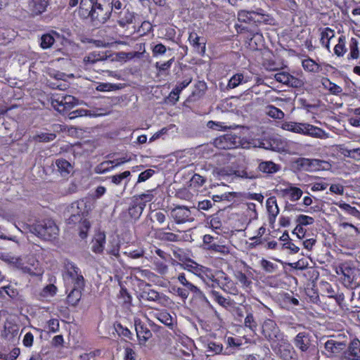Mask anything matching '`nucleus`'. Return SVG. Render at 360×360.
I'll use <instances>...</instances> for the list:
<instances>
[{
    "instance_id": "f257e3e1",
    "label": "nucleus",
    "mask_w": 360,
    "mask_h": 360,
    "mask_svg": "<svg viewBox=\"0 0 360 360\" xmlns=\"http://www.w3.org/2000/svg\"><path fill=\"white\" fill-rule=\"evenodd\" d=\"M58 228L53 221L44 219L32 225L30 231L45 240L55 239L58 235Z\"/></svg>"
},
{
    "instance_id": "f03ea898",
    "label": "nucleus",
    "mask_w": 360,
    "mask_h": 360,
    "mask_svg": "<svg viewBox=\"0 0 360 360\" xmlns=\"http://www.w3.org/2000/svg\"><path fill=\"white\" fill-rule=\"evenodd\" d=\"M273 351L283 360H295L296 354L292 345L284 335L271 344Z\"/></svg>"
},
{
    "instance_id": "7ed1b4c3",
    "label": "nucleus",
    "mask_w": 360,
    "mask_h": 360,
    "mask_svg": "<svg viewBox=\"0 0 360 360\" xmlns=\"http://www.w3.org/2000/svg\"><path fill=\"white\" fill-rule=\"evenodd\" d=\"M261 328L262 334L271 344L284 335L276 322L270 318H266L261 323Z\"/></svg>"
},
{
    "instance_id": "20e7f679",
    "label": "nucleus",
    "mask_w": 360,
    "mask_h": 360,
    "mask_svg": "<svg viewBox=\"0 0 360 360\" xmlns=\"http://www.w3.org/2000/svg\"><path fill=\"white\" fill-rule=\"evenodd\" d=\"M343 285L348 289H356L360 287V270L350 264L349 266L342 268Z\"/></svg>"
},
{
    "instance_id": "39448f33",
    "label": "nucleus",
    "mask_w": 360,
    "mask_h": 360,
    "mask_svg": "<svg viewBox=\"0 0 360 360\" xmlns=\"http://www.w3.org/2000/svg\"><path fill=\"white\" fill-rule=\"evenodd\" d=\"M110 8V1L95 2L93 11L90 15L91 20L95 22L96 25L105 23L111 15Z\"/></svg>"
},
{
    "instance_id": "423d86ee",
    "label": "nucleus",
    "mask_w": 360,
    "mask_h": 360,
    "mask_svg": "<svg viewBox=\"0 0 360 360\" xmlns=\"http://www.w3.org/2000/svg\"><path fill=\"white\" fill-rule=\"evenodd\" d=\"M347 347V344L344 341H339L334 338H330L324 342L325 355L328 357L337 356L344 351Z\"/></svg>"
},
{
    "instance_id": "0eeeda50",
    "label": "nucleus",
    "mask_w": 360,
    "mask_h": 360,
    "mask_svg": "<svg viewBox=\"0 0 360 360\" xmlns=\"http://www.w3.org/2000/svg\"><path fill=\"white\" fill-rule=\"evenodd\" d=\"M171 216L178 224L193 221V218L191 217V210L185 206H176L173 208L171 211Z\"/></svg>"
},
{
    "instance_id": "6e6552de",
    "label": "nucleus",
    "mask_w": 360,
    "mask_h": 360,
    "mask_svg": "<svg viewBox=\"0 0 360 360\" xmlns=\"http://www.w3.org/2000/svg\"><path fill=\"white\" fill-rule=\"evenodd\" d=\"M238 137L235 134H227L221 136L214 140V145L220 149H231L236 148L238 146Z\"/></svg>"
},
{
    "instance_id": "1a4fd4ad",
    "label": "nucleus",
    "mask_w": 360,
    "mask_h": 360,
    "mask_svg": "<svg viewBox=\"0 0 360 360\" xmlns=\"http://www.w3.org/2000/svg\"><path fill=\"white\" fill-rule=\"evenodd\" d=\"M274 78L277 82L294 88H299L304 85V82L302 79L296 78L286 72L276 73Z\"/></svg>"
},
{
    "instance_id": "9d476101",
    "label": "nucleus",
    "mask_w": 360,
    "mask_h": 360,
    "mask_svg": "<svg viewBox=\"0 0 360 360\" xmlns=\"http://www.w3.org/2000/svg\"><path fill=\"white\" fill-rule=\"evenodd\" d=\"M179 283L183 285V288L188 292H193L196 297L202 299L207 303H209L207 297L204 293L195 285L191 283L186 278L184 273L179 274L177 277Z\"/></svg>"
},
{
    "instance_id": "9b49d317",
    "label": "nucleus",
    "mask_w": 360,
    "mask_h": 360,
    "mask_svg": "<svg viewBox=\"0 0 360 360\" xmlns=\"http://www.w3.org/2000/svg\"><path fill=\"white\" fill-rule=\"evenodd\" d=\"M142 207H138L133 201L127 211L122 212L120 218L124 221H129L130 220H138L143 213L141 210Z\"/></svg>"
},
{
    "instance_id": "f8f14e48",
    "label": "nucleus",
    "mask_w": 360,
    "mask_h": 360,
    "mask_svg": "<svg viewBox=\"0 0 360 360\" xmlns=\"http://www.w3.org/2000/svg\"><path fill=\"white\" fill-rule=\"evenodd\" d=\"M88 212L89 208L87 207L86 202L84 200H79L72 202L66 210V214H74L81 216L82 218Z\"/></svg>"
},
{
    "instance_id": "ddd939ff",
    "label": "nucleus",
    "mask_w": 360,
    "mask_h": 360,
    "mask_svg": "<svg viewBox=\"0 0 360 360\" xmlns=\"http://www.w3.org/2000/svg\"><path fill=\"white\" fill-rule=\"evenodd\" d=\"M117 18L118 25L122 27H125L127 25L133 23L134 19V13L129 10V8H124L122 11L117 12L115 15Z\"/></svg>"
},
{
    "instance_id": "4468645a",
    "label": "nucleus",
    "mask_w": 360,
    "mask_h": 360,
    "mask_svg": "<svg viewBox=\"0 0 360 360\" xmlns=\"http://www.w3.org/2000/svg\"><path fill=\"white\" fill-rule=\"evenodd\" d=\"M49 0H29L28 9L34 15H38L46 11Z\"/></svg>"
},
{
    "instance_id": "2eb2a0df",
    "label": "nucleus",
    "mask_w": 360,
    "mask_h": 360,
    "mask_svg": "<svg viewBox=\"0 0 360 360\" xmlns=\"http://www.w3.org/2000/svg\"><path fill=\"white\" fill-rule=\"evenodd\" d=\"M302 127H304L303 135L319 139H326L328 137L326 131L318 127L308 123H304Z\"/></svg>"
},
{
    "instance_id": "dca6fc26",
    "label": "nucleus",
    "mask_w": 360,
    "mask_h": 360,
    "mask_svg": "<svg viewBox=\"0 0 360 360\" xmlns=\"http://www.w3.org/2000/svg\"><path fill=\"white\" fill-rule=\"evenodd\" d=\"M236 174V171L228 167L217 168L214 170L215 176L219 180L221 181V184L223 185H225V182L224 181L231 182L236 179V176H234V174Z\"/></svg>"
},
{
    "instance_id": "f3484780",
    "label": "nucleus",
    "mask_w": 360,
    "mask_h": 360,
    "mask_svg": "<svg viewBox=\"0 0 360 360\" xmlns=\"http://www.w3.org/2000/svg\"><path fill=\"white\" fill-rule=\"evenodd\" d=\"M321 160L317 159H308V158H298L295 163L299 169L304 170V171H310L313 168L320 167Z\"/></svg>"
},
{
    "instance_id": "a211bd4d",
    "label": "nucleus",
    "mask_w": 360,
    "mask_h": 360,
    "mask_svg": "<svg viewBox=\"0 0 360 360\" xmlns=\"http://www.w3.org/2000/svg\"><path fill=\"white\" fill-rule=\"evenodd\" d=\"M294 344L302 352H307L310 346L309 333L306 332L299 333L294 338Z\"/></svg>"
},
{
    "instance_id": "6ab92c4d",
    "label": "nucleus",
    "mask_w": 360,
    "mask_h": 360,
    "mask_svg": "<svg viewBox=\"0 0 360 360\" xmlns=\"http://www.w3.org/2000/svg\"><path fill=\"white\" fill-rule=\"evenodd\" d=\"M155 237L164 242H177L180 240L179 235L172 232L165 231L164 229H158L155 232Z\"/></svg>"
},
{
    "instance_id": "aec40b11",
    "label": "nucleus",
    "mask_w": 360,
    "mask_h": 360,
    "mask_svg": "<svg viewBox=\"0 0 360 360\" xmlns=\"http://www.w3.org/2000/svg\"><path fill=\"white\" fill-rule=\"evenodd\" d=\"M105 235L104 233H97L92 240L91 250L95 253H101L104 250Z\"/></svg>"
},
{
    "instance_id": "412c9836",
    "label": "nucleus",
    "mask_w": 360,
    "mask_h": 360,
    "mask_svg": "<svg viewBox=\"0 0 360 360\" xmlns=\"http://www.w3.org/2000/svg\"><path fill=\"white\" fill-rule=\"evenodd\" d=\"M192 81V79L191 77H188L185 79L182 82L179 84L174 89H173L169 95V99L170 101H172L174 103H175L176 101H179V94L181 91L186 88Z\"/></svg>"
},
{
    "instance_id": "4be33fe9",
    "label": "nucleus",
    "mask_w": 360,
    "mask_h": 360,
    "mask_svg": "<svg viewBox=\"0 0 360 360\" xmlns=\"http://www.w3.org/2000/svg\"><path fill=\"white\" fill-rule=\"evenodd\" d=\"M58 171L62 176H68L73 169L72 165L66 160L60 158L56 160Z\"/></svg>"
},
{
    "instance_id": "5701e85b",
    "label": "nucleus",
    "mask_w": 360,
    "mask_h": 360,
    "mask_svg": "<svg viewBox=\"0 0 360 360\" xmlns=\"http://www.w3.org/2000/svg\"><path fill=\"white\" fill-rule=\"evenodd\" d=\"M95 2L92 0H81L79 6V15L84 18L90 17Z\"/></svg>"
},
{
    "instance_id": "b1692460",
    "label": "nucleus",
    "mask_w": 360,
    "mask_h": 360,
    "mask_svg": "<svg viewBox=\"0 0 360 360\" xmlns=\"http://www.w3.org/2000/svg\"><path fill=\"white\" fill-rule=\"evenodd\" d=\"M258 169L263 173L271 174L277 172L280 166L272 161H262L258 165Z\"/></svg>"
},
{
    "instance_id": "393cba45",
    "label": "nucleus",
    "mask_w": 360,
    "mask_h": 360,
    "mask_svg": "<svg viewBox=\"0 0 360 360\" xmlns=\"http://www.w3.org/2000/svg\"><path fill=\"white\" fill-rule=\"evenodd\" d=\"M18 332L19 328L18 325L9 323L5 326L1 336L8 340H12L18 336Z\"/></svg>"
},
{
    "instance_id": "a878e982",
    "label": "nucleus",
    "mask_w": 360,
    "mask_h": 360,
    "mask_svg": "<svg viewBox=\"0 0 360 360\" xmlns=\"http://www.w3.org/2000/svg\"><path fill=\"white\" fill-rule=\"evenodd\" d=\"M136 332L140 341L146 342L152 336L151 331L141 323H136Z\"/></svg>"
},
{
    "instance_id": "bb28decb",
    "label": "nucleus",
    "mask_w": 360,
    "mask_h": 360,
    "mask_svg": "<svg viewBox=\"0 0 360 360\" xmlns=\"http://www.w3.org/2000/svg\"><path fill=\"white\" fill-rule=\"evenodd\" d=\"M200 37L195 32H191L189 34L188 40L193 45L194 49L201 54H203L205 51V43L200 41Z\"/></svg>"
},
{
    "instance_id": "cd10ccee",
    "label": "nucleus",
    "mask_w": 360,
    "mask_h": 360,
    "mask_svg": "<svg viewBox=\"0 0 360 360\" xmlns=\"http://www.w3.org/2000/svg\"><path fill=\"white\" fill-rule=\"evenodd\" d=\"M238 21L245 23H253L255 25L256 17L254 16L253 11L240 10L237 13Z\"/></svg>"
},
{
    "instance_id": "c85d7f7f",
    "label": "nucleus",
    "mask_w": 360,
    "mask_h": 360,
    "mask_svg": "<svg viewBox=\"0 0 360 360\" xmlns=\"http://www.w3.org/2000/svg\"><path fill=\"white\" fill-rule=\"evenodd\" d=\"M304 123L294 122H286L282 124V129L286 131H292L303 134Z\"/></svg>"
},
{
    "instance_id": "c756f323",
    "label": "nucleus",
    "mask_w": 360,
    "mask_h": 360,
    "mask_svg": "<svg viewBox=\"0 0 360 360\" xmlns=\"http://www.w3.org/2000/svg\"><path fill=\"white\" fill-rule=\"evenodd\" d=\"M334 30L329 27L325 28L321 34V42L328 50L330 49V40L334 37Z\"/></svg>"
},
{
    "instance_id": "7c9ffc66",
    "label": "nucleus",
    "mask_w": 360,
    "mask_h": 360,
    "mask_svg": "<svg viewBox=\"0 0 360 360\" xmlns=\"http://www.w3.org/2000/svg\"><path fill=\"white\" fill-rule=\"evenodd\" d=\"M82 297V290L79 288H72L67 297V302L72 306H76Z\"/></svg>"
},
{
    "instance_id": "2f4dec72",
    "label": "nucleus",
    "mask_w": 360,
    "mask_h": 360,
    "mask_svg": "<svg viewBox=\"0 0 360 360\" xmlns=\"http://www.w3.org/2000/svg\"><path fill=\"white\" fill-rule=\"evenodd\" d=\"M155 316L162 323L169 327L171 329L173 328V319L167 311H162L158 312L156 314Z\"/></svg>"
},
{
    "instance_id": "473e14b6",
    "label": "nucleus",
    "mask_w": 360,
    "mask_h": 360,
    "mask_svg": "<svg viewBox=\"0 0 360 360\" xmlns=\"http://www.w3.org/2000/svg\"><path fill=\"white\" fill-rule=\"evenodd\" d=\"M266 209L270 216L275 218L278 212L279 209L276 203V200L274 197H271L266 200Z\"/></svg>"
},
{
    "instance_id": "72a5a7b5",
    "label": "nucleus",
    "mask_w": 360,
    "mask_h": 360,
    "mask_svg": "<svg viewBox=\"0 0 360 360\" xmlns=\"http://www.w3.org/2000/svg\"><path fill=\"white\" fill-rule=\"evenodd\" d=\"M63 102V108L65 111L71 110L78 103V100L72 96L66 95L61 96V101Z\"/></svg>"
},
{
    "instance_id": "f704fd0d",
    "label": "nucleus",
    "mask_w": 360,
    "mask_h": 360,
    "mask_svg": "<svg viewBox=\"0 0 360 360\" xmlns=\"http://www.w3.org/2000/svg\"><path fill=\"white\" fill-rule=\"evenodd\" d=\"M106 56L103 53L92 52L84 58V63L85 65L94 64L100 60H103Z\"/></svg>"
},
{
    "instance_id": "c9c22d12",
    "label": "nucleus",
    "mask_w": 360,
    "mask_h": 360,
    "mask_svg": "<svg viewBox=\"0 0 360 360\" xmlns=\"http://www.w3.org/2000/svg\"><path fill=\"white\" fill-rule=\"evenodd\" d=\"M285 194L290 195V199L291 201L298 200L302 195V191L297 187L290 186L288 188L283 190Z\"/></svg>"
},
{
    "instance_id": "e433bc0d",
    "label": "nucleus",
    "mask_w": 360,
    "mask_h": 360,
    "mask_svg": "<svg viewBox=\"0 0 360 360\" xmlns=\"http://www.w3.org/2000/svg\"><path fill=\"white\" fill-rule=\"evenodd\" d=\"M336 205H338L340 208L345 210L347 213L349 214L360 219V211L358 210L356 207H352L350 205L345 203V202H337L335 203Z\"/></svg>"
},
{
    "instance_id": "4c0bfd02",
    "label": "nucleus",
    "mask_w": 360,
    "mask_h": 360,
    "mask_svg": "<svg viewBox=\"0 0 360 360\" xmlns=\"http://www.w3.org/2000/svg\"><path fill=\"white\" fill-rule=\"evenodd\" d=\"M322 84L324 88L328 89L332 94L338 95L342 91L341 86L333 83L328 79H324Z\"/></svg>"
},
{
    "instance_id": "58836bf2",
    "label": "nucleus",
    "mask_w": 360,
    "mask_h": 360,
    "mask_svg": "<svg viewBox=\"0 0 360 360\" xmlns=\"http://www.w3.org/2000/svg\"><path fill=\"white\" fill-rule=\"evenodd\" d=\"M347 49L345 48V37L341 36L338 39V43L335 45L334 48V52L335 55L338 56H342L346 52Z\"/></svg>"
},
{
    "instance_id": "ea45409f",
    "label": "nucleus",
    "mask_w": 360,
    "mask_h": 360,
    "mask_svg": "<svg viewBox=\"0 0 360 360\" xmlns=\"http://www.w3.org/2000/svg\"><path fill=\"white\" fill-rule=\"evenodd\" d=\"M267 108V115L269 116H270L272 118H274V119H278V120H281L284 117V112L278 109V108H276L275 106L274 105H269L266 107Z\"/></svg>"
},
{
    "instance_id": "a19ab883",
    "label": "nucleus",
    "mask_w": 360,
    "mask_h": 360,
    "mask_svg": "<svg viewBox=\"0 0 360 360\" xmlns=\"http://www.w3.org/2000/svg\"><path fill=\"white\" fill-rule=\"evenodd\" d=\"M110 11L111 12V14L112 13L114 15L117 14V12H119V11L128 8L127 4H124L120 0L110 1Z\"/></svg>"
},
{
    "instance_id": "79ce46f5",
    "label": "nucleus",
    "mask_w": 360,
    "mask_h": 360,
    "mask_svg": "<svg viewBox=\"0 0 360 360\" xmlns=\"http://www.w3.org/2000/svg\"><path fill=\"white\" fill-rule=\"evenodd\" d=\"M223 346L221 344L217 343L214 342H210L207 344V352L209 353L207 355H214L221 352Z\"/></svg>"
},
{
    "instance_id": "37998d69",
    "label": "nucleus",
    "mask_w": 360,
    "mask_h": 360,
    "mask_svg": "<svg viewBox=\"0 0 360 360\" xmlns=\"http://www.w3.org/2000/svg\"><path fill=\"white\" fill-rule=\"evenodd\" d=\"M55 39L51 34H43L41 38V47L44 49L50 48L54 43Z\"/></svg>"
},
{
    "instance_id": "c03bdc74",
    "label": "nucleus",
    "mask_w": 360,
    "mask_h": 360,
    "mask_svg": "<svg viewBox=\"0 0 360 360\" xmlns=\"http://www.w3.org/2000/svg\"><path fill=\"white\" fill-rule=\"evenodd\" d=\"M349 48H350V53H349V56L348 57V58L349 59H350V58L357 59L359 56V48H358V41L356 39L352 38V40H351V42L349 44Z\"/></svg>"
},
{
    "instance_id": "a18cd8bd",
    "label": "nucleus",
    "mask_w": 360,
    "mask_h": 360,
    "mask_svg": "<svg viewBox=\"0 0 360 360\" xmlns=\"http://www.w3.org/2000/svg\"><path fill=\"white\" fill-rule=\"evenodd\" d=\"M207 248L211 251L219 252L223 255H226L230 252L229 248L227 246L223 245L213 243L210 245Z\"/></svg>"
},
{
    "instance_id": "49530a36",
    "label": "nucleus",
    "mask_w": 360,
    "mask_h": 360,
    "mask_svg": "<svg viewBox=\"0 0 360 360\" xmlns=\"http://www.w3.org/2000/svg\"><path fill=\"white\" fill-rule=\"evenodd\" d=\"M244 324L245 327L250 328L253 332H255L257 330V324L252 313H249L247 314L245 319Z\"/></svg>"
},
{
    "instance_id": "de8ad7c7",
    "label": "nucleus",
    "mask_w": 360,
    "mask_h": 360,
    "mask_svg": "<svg viewBox=\"0 0 360 360\" xmlns=\"http://www.w3.org/2000/svg\"><path fill=\"white\" fill-rule=\"evenodd\" d=\"M243 75L242 74H236L233 75L227 84L228 89H233L237 87L243 81Z\"/></svg>"
},
{
    "instance_id": "09e8293b",
    "label": "nucleus",
    "mask_w": 360,
    "mask_h": 360,
    "mask_svg": "<svg viewBox=\"0 0 360 360\" xmlns=\"http://www.w3.org/2000/svg\"><path fill=\"white\" fill-rule=\"evenodd\" d=\"M235 276L238 281H239L243 285V286L248 288L251 285L252 281L248 279L247 276L242 271H236Z\"/></svg>"
},
{
    "instance_id": "8fccbe9b",
    "label": "nucleus",
    "mask_w": 360,
    "mask_h": 360,
    "mask_svg": "<svg viewBox=\"0 0 360 360\" xmlns=\"http://www.w3.org/2000/svg\"><path fill=\"white\" fill-rule=\"evenodd\" d=\"M142 297L148 301H158L160 298L159 293L154 290L143 291L142 294Z\"/></svg>"
},
{
    "instance_id": "3c124183",
    "label": "nucleus",
    "mask_w": 360,
    "mask_h": 360,
    "mask_svg": "<svg viewBox=\"0 0 360 360\" xmlns=\"http://www.w3.org/2000/svg\"><path fill=\"white\" fill-rule=\"evenodd\" d=\"M131 175L129 171H125L121 174L113 175L111 176V181L115 185H120L122 181Z\"/></svg>"
},
{
    "instance_id": "603ef678",
    "label": "nucleus",
    "mask_w": 360,
    "mask_h": 360,
    "mask_svg": "<svg viewBox=\"0 0 360 360\" xmlns=\"http://www.w3.org/2000/svg\"><path fill=\"white\" fill-rule=\"evenodd\" d=\"M265 25H273L274 24V18L268 14H264L259 18L255 19V25H258L260 24Z\"/></svg>"
},
{
    "instance_id": "864d4df0",
    "label": "nucleus",
    "mask_w": 360,
    "mask_h": 360,
    "mask_svg": "<svg viewBox=\"0 0 360 360\" xmlns=\"http://www.w3.org/2000/svg\"><path fill=\"white\" fill-rule=\"evenodd\" d=\"M302 66L304 70L310 72H316L319 69L318 64L311 59L303 60Z\"/></svg>"
},
{
    "instance_id": "5fc2aeb1",
    "label": "nucleus",
    "mask_w": 360,
    "mask_h": 360,
    "mask_svg": "<svg viewBox=\"0 0 360 360\" xmlns=\"http://www.w3.org/2000/svg\"><path fill=\"white\" fill-rule=\"evenodd\" d=\"M118 89L119 88L117 84L110 83H101L96 88L98 91H110Z\"/></svg>"
},
{
    "instance_id": "6e6d98bb",
    "label": "nucleus",
    "mask_w": 360,
    "mask_h": 360,
    "mask_svg": "<svg viewBox=\"0 0 360 360\" xmlns=\"http://www.w3.org/2000/svg\"><path fill=\"white\" fill-rule=\"evenodd\" d=\"M296 222L300 225L307 226L312 224L314 222V219L311 217L300 214L297 217Z\"/></svg>"
},
{
    "instance_id": "4d7b16f0",
    "label": "nucleus",
    "mask_w": 360,
    "mask_h": 360,
    "mask_svg": "<svg viewBox=\"0 0 360 360\" xmlns=\"http://www.w3.org/2000/svg\"><path fill=\"white\" fill-rule=\"evenodd\" d=\"M174 57H172L169 60H167V62L164 63H162L160 64L159 62H157L155 65V68L157 70H158L159 72H163V71H165V70H167L170 68L171 65H172V63H174Z\"/></svg>"
},
{
    "instance_id": "13d9d810",
    "label": "nucleus",
    "mask_w": 360,
    "mask_h": 360,
    "mask_svg": "<svg viewBox=\"0 0 360 360\" xmlns=\"http://www.w3.org/2000/svg\"><path fill=\"white\" fill-rule=\"evenodd\" d=\"M65 269L71 278H75V275H78L79 269L73 263L68 262L65 264Z\"/></svg>"
},
{
    "instance_id": "bf43d9fd",
    "label": "nucleus",
    "mask_w": 360,
    "mask_h": 360,
    "mask_svg": "<svg viewBox=\"0 0 360 360\" xmlns=\"http://www.w3.org/2000/svg\"><path fill=\"white\" fill-rule=\"evenodd\" d=\"M166 46L161 43L155 45L152 48V53L153 57H157L160 55H163L166 53Z\"/></svg>"
},
{
    "instance_id": "052dcab7",
    "label": "nucleus",
    "mask_w": 360,
    "mask_h": 360,
    "mask_svg": "<svg viewBox=\"0 0 360 360\" xmlns=\"http://www.w3.org/2000/svg\"><path fill=\"white\" fill-rule=\"evenodd\" d=\"M72 278L74 280L73 288H79L82 290L84 286V278L83 276L81 275L80 272L78 275H75V278Z\"/></svg>"
},
{
    "instance_id": "680f3d73",
    "label": "nucleus",
    "mask_w": 360,
    "mask_h": 360,
    "mask_svg": "<svg viewBox=\"0 0 360 360\" xmlns=\"http://www.w3.org/2000/svg\"><path fill=\"white\" fill-rule=\"evenodd\" d=\"M61 96H58L56 98H54L52 99L51 104L52 106L58 112H64L65 109H63V102L61 101Z\"/></svg>"
},
{
    "instance_id": "e2e57ef3",
    "label": "nucleus",
    "mask_w": 360,
    "mask_h": 360,
    "mask_svg": "<svg viewBox=\"0 0 360 360\" xmlns=\"http://www.w3.org/2000/svg\"><path fill=\"white\" fill-rule=\"evenodd\" d=\"M261 265L264 270L268 273L274 272L276 269V266L272 262L265 259H262Z\"/></svg>"
},
{
    "instance_id": "0e129e2a",
    "label": "nucleus",
    "mask_w": 360,
    "mask_h": 360,
    "mask_svg": "<svg viewBox=\"0 0 360 360\" xmlns=\"http://www.w3.org/2000/svg\"><path fill=\"white\" fill-rule=\"evenodd\" d=\"M110 163H112L111 161H105L97 165L94 170L96 174H103L106 172H108L110 169L108 167V165H109Z\"/></svg>"
},
{
    "instance_id": "69168bd1",
    "label": "nucleus",
    "mask_w": 360,
    "mask_h": 360,
    "mask_svg": "<svg viewBox=\"0 0 360 360\" xmlns=\"http://www.w3.org/2000/svg\"><path fill=\"white\" fill-rule=\"evenodd\" d=\"M153 198H154V195H153L151 191H147L144 193L135 195L136 200H145V202H147L152 201Z\"/></svg>"
},
{
    "instance_id": "338daca9",
    "label": "nucleus",
    "mask_w": 360,
    "mask_h": 360,
    "mask_svg": "<svg viewBox=\"0 0 360 360\" xmlns=\"http://www.w3.org/2000/svg\"><path fill=\"white\" fill-rule=\"evenodd\" d=\"M155 173V171L151 169H148L145 170L144 172H141L138 178V182H143L148 179L150 177H151L153 174Z\"/></svg>"
},
{
    "instance_id": "774afa93",
    "label": "nucleus",
    "mask_w": 360,
    "mask_h": 360,
    "mask_svg": "<svg viewBox=\"0 0 360 360\" xmlns=\"http://www.w3.org/2000/svg\"><path fill=\"white\" fill-rule=\"evenodd\" d=\"M153 217L159 224H163L166 221V214L162 211L153 212Z\"/></svg>"
}]
</instances>
